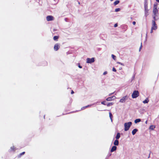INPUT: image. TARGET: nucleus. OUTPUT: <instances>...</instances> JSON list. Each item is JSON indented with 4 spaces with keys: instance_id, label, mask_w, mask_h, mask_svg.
<instances>
[{
    "instance_id": "36",
    "label": "nucleus",
    "mask_w": 159,
    "mask_h": 159,
    "mask_svg": "<svg viewBox=\"0 0 159 159\" xmlns=\"http://www.w3.org/2000/svg\"><path fill=\"white\" fill-rule=\"evenodd\" d=\"M107 74V72L106 71H105L104 72V73H103V75H105Z\"/></svg>"
},
{
    "instance_id": "13",
    "label": "nucleus",
    "mask_w": 159,
    "mask_h": 159,
    "mask_svg": "<svg viewBox=\"0 0 159 159\" xmlns=\"http://www.w3.org/2000/svg\"><path fill=\"white\" fill-rule=\"evenodd\" d=\"M117 147L116 146H113L111 150V152H113L114 151H116V149Z\"/></svg>"
},
{
    "instance_id": "32",
    "label": "nucleus",
    "mask_w": 159,
    "mask_h": 159,
    "mask_svg": "<svg viewBox=\"0 0 159 159\" xmlns=\"http://www.w3.org/2000/svg\"><path fill=\"white\" fill-rule=\"evenodd\" d=\"M78 67L80 68H82V66L80 65V63H79L77 64Z\"/></svg>"
},
{
    "instance_id": "4",
    "label": "nucleus",
    "mask_w": 159,
    "mask_h": 159,
    "mask_svg": "<svg viewBox=\"0 0 159 159\" xmlns=\"http://www.w3.org/2000/svg\"><path fill=\"white\" fill-rule=\"evenodd\" d=\"M157 4L156 3H155L154 5L153 9V13L154 15L157 14V13H158V10L157 9Z\"/></svg>"
},
{
    "instance_id": "24",
    "label": "nucleus",
    "mask_w": 159,
    "mask_h": 159,
    "mask_svg": "<svg viewBox=\"0 0 159 159\" xmlns=\"http://www.w3.org/2000/svg\"><path fill=\"white\" fill-rule=\"evenodd\" d=\"M113 104V103L112 102H109L106 105L107 107H109L111 105H112Z\"/></svg>"
},
{
    "instance_id": "35",
    "label": "nucleus",
    "mask_w": 159,
    "mask_h": 159,
    "mask_svg": "<svg viewBox=\"0 0 159 159\" xmlns=\"http://www.w3.org/2000/svg\"><path fill=\"white\" fill-rule=\"evenodd\" d=\"M118 26V24L116 23L114 25V27H117Z\"/></svg>"
},
{
    "instance_id": "7",
    "label": "nucleus",
    "mask_w": 159,
    "mask_h": 159,
    "mask_svg": "<svg viewBox=\"0 0 159 159\" xmlns=\"http://www.w3.org/2000/svg\"><path fill=\"white\" fill-rule=\"evenodd\" d=\"M151 28H152V29H153L154 30H156L157 29V27L156 23V22L154 20H152V24Z\"/></svg>"
},
{
    "instance_id": "11",
    "label": "nucleus",
    "mask_w": 159,
    "mask_h": 159,
    "mask_svg": "<svg viewBox=\"0 0 159 159\" xmlns=\"http://www.w3.org/2000/svg\"><path fill=\"white\" fill-rule=\"evenodd\" d=\"M96 103H94L92 104L83 107L81 108V109L82 110H84L86 108H87L89 107H91L92 105H95L96 104Z\"/></svg>"
},
{
    "instance_id": "16",
    "label": "nucleus",
    "mask_w": 159,
    "mask_h": 159,
    "mask_svg": "<svg viewBox=\"0 0 159 159\" xmlns=\"http://www.w3.org/2000/svg\"><path fill=\"white\" fill-rule=\"evenodd\" d=\"M120 137V133L119 132L117 133V134L116 135V139H118Z\"/></svg>"
},
{
    "instance_id": "50",
    "label": "nucleus",
    "mask_w": 159,
    "mask_h": 159,
    "mask_svg": "<svg viewBox=\"0 0 159 159\" xmlns=\"http://www.w3.org/2000/svg\"><path fill=\"white\" fill-rule=\"evenodd\" d=\"M121 69H122V68H120V70Z\"/></svg>"
},
{
    "instance_id": "1",
    "label": "nucleus",
    "mask_w": 159,
    "mask_h": 159,
    "mask_svg": "<svg viewBox=\"0 0 159 159\" xmlns=\"http://www.w3.org/2000/svg\"><path fill=\"white\" fill-rule=\"evenodd\" d=\"M132 125V122L131 121L125 123L124 125L125 131H126L128 130Z\"/></svg>"
},
{
    "instance_id": "6",
    "label": "nucleus",
    "mask_w": 159,
    "mask_h": 159,
    "mask_svg": "<svg viewBox=\"0 0 159 159\" xmlns=\"http://www.w3.org/2000/svg\"><path fill=\"white\" fill-rule=\"evenodd\" d=\"M129 96L127 95H126L123 97L120 100L119 102L121 103L124 102L126 100L128 99Z\"/></svg>"
},
{
    "instance_id": "52",
    "label": "nucleus",
    "mask_w": 159,
    "mask_h": 159,
    "mask_svg": "<svg viewBox=\"0 0 159 159\" xmlns=\"http://www.w3.org/2000/svg\"><path fill=\"white\" fill-rule=\"evenodd\" d=\"M121 69H122V68H120V70Z\"/></svg>"
},
{
    "instance_id": "14",
    "label": "nucleus",
    "mask_w": 159,
    "mask_h": 159,
    "mask_svg": "<svg viewBox=\"0 0 159 159\" xmlns=\"http://www.w3.org/2000/svg\"><path fill=\"white\" fill-rule=\"evenodd\" d=\"M138 131V129H137L135 128L132 131V134L133 135H135Z\"/></svg>"
},
{
    "instance_id": "46",
    "label": "nucleus",
    "mask_w": 159,
    "mask_h": 159,
    "mask_svg": "<svg viewBox=\"0 0 159 159\" xmlns=\"http://www.w3.org/2000/svg\"><path fill=\"white\" fill-rule=\"evenodd\" d=\"M108 157H106L105 158V159H108Z\"/></svg>"
},
{
    "instance_id": "43",
    "label": "nucleus",
    "mask_w": 159,
    "mask_h": 159,
    "mask_svg": "<svg viewBox=\"0 0 159 159\" xmlns=\"http://www.w3.org/2000/svg\"><path fill=\"white\" fill-rule=\"evenodd\" d=\"M156 1L157 2H158L159 3V0H156Z\"/></svg>"
},
{
    "instance_id": "23",
    "label": "nucleus",
    "mask_w": 159,
    "mask_h": 159,
    "mask_svg": "<svg viewBox=\"0 0 159 159\" xmlns=\"http://www.w3.org/2000/svg\"><path fill=\"white\" fill-rule=\"evenodd\" d=\"M25 153V152H22V153H20L18 156V157H20L21 156L23 155H24Z\"/></svg>"
},
{
    "instance_id": "31",
    "label": "nucleus",
    "mask_w": 159,
    "mask_h": 159,
    "mask_svg": "<svg viewBox=\"0 0 159 159\" xmlns=\"http://www.w3.org/2000/svg\"><path fill=\"white\" fill-rule=\"evenodd\" d=\"M111 153L110 152L108 153V154L107 155V157H108L109 158V157H110V156H111Z\"/></svg>"
},
{
    "instance_id": "25",
    "label": "nucleus",
    "mask_w": 159,
    "mask_h": 159,
    "mask_svg": "<svg viewBox=\"0 0 159 159\" xmlns=\"http://www.w3.org/2000/svg\"><path fill=\"white\" fill-rule=\"evenodd\" d=\"M111 57H112V58H113V60H115L116 59V57L115 55H114L112 54L111 55Z\"/></svg>"
},
{
    "instance_id": "26",
    "label": "nucleus",
    "mask_w": 159,
    "mask_h": 159,
    "mask_svg": "<svg viewBox=\"0 0 159 159\" xmlns=\"http://www.w3.org/2000/svg\"><path fill=\"white\" fill-rule=\"evenodd\" d=\"M120 8H117L115 9V12H118V11H120Z\"/></svg>"
},
{
    "instance_id": "5",
    "label": "nucleus",
    "mask_w": 159,
    "mask_h": 159,
    "mask_svg": "<svg viewBox=\"0 0 159 159\" xmlns=\"http://www.w3.org/2000/svg\"><path fill=\"white\" fill-rule=\"evenodd\" d=\"M95 61V58L92 57V58H88L86 59V62L88 63L91 64Z\"/></svg>"
},
{
    "instance_id": "21",
    "label": "nucleus",
    "mask_w": 159,
    "mask_h": 159,
    "mask_svg": "<svg viewBox=\"0 0 159 159\" xmlns=\"http://www.w3.org/2000/svg\"><path fill=\"white\" fill-rule=\"evenodd\" d=\"M120 2L119 0H116L114 2V5L116 6Z\"/></svg>"
},
{
    "instance_id": "18",
    "label": "nucleus",
    "mask_w": 159,
    "mask_h": 159,
    "mask_svg": "<svg viewBox=\"0 0 159 159\" xmlns=\"http://www.w3.org/2000/svg\"><path fill=\"white\" fill-rule=\"evenodd\" d=\"M16 150L15 148L14 147V146L11 147L10 148V149L9 150L10 152L11 151H15Z\"/></svg>"
},
{
    "instance_id": "30",
    "label": "nucleus",
    "mask_w": 159,
    "mask_h": 159,
    "mask_svg": "<svg viewBox=\"0 0 159 159\" xmlns=\"http://www.w3.org/2000/svg\"><path fill=\"white\" fill-rule=\"evenodd\" d=\"M109 117H110V118H111L113 117L112 115L111 112H110L109 113Z\"/></svg>"
},
{
    "instance_id": "38",
    "label": "nucleus",
    "mask_w": 159,
    "mask_h": 159,
    "mask_svg": "<svg viewBox=\"0 0 159 159\" xmlns=\"http://www.w3.org/2000/svg\"><path fill=\"white\" fill-rule=\"evenodd\" d=\"M132 23L134 25L136 24V22L135 21H134Z\"/></svg>"
},
{
    "instance_id": "19",
    "label": "nucleus",
    "mask_w": 159,
    "mask_h": 159,
    "mask_svg": "<svg viewBox=\"0 0 159 159\" xmlns=\"http://www.w3.org/2000/svg\"><path fill=\"white\" fill-rule=\"evenodd\" d=\"M141 120L140 119H137L134 120V123L136 124L140 122Z\"/></svg>"
},
{
    "instance_id": "39",
    "label": "nucleus",
    "mask_w": 159,
    "mask_h": 159,
    "mask_svg": "<svg viewBox=\"0 0 159 159\" xmlns=\"http://www.w3.org/2000/svg\"><path fill=\"white\" fill-rule=\"evenodd\" d=\"M153 30H154L153 29H152V28H151V31H150L151 33H153Z\"/></svg>"
},
{
    "instance_id": "45",
    "label": "nucleus",
    "mask_w": 159,
    "mask_h": 159,
    "mask_svg": "<svg viewBox=\"0 0 159 159\" xmlns=\"http://www.w3.org/2000/svg\"><path fill=\"white\" fill-rule=\"evenodd\" d=\"M147 123H148V120H147L145 121V123L146 124H147Z\"/></svg>"
},
{
    "instance_id": "33",
    "label": "nucleus",
    "mask_w": 159,
    "mask_h": 159,
    "mask_svg": "<svg viewBox=\"0 0 159 159\" xmlns=\"http://www.w3.org/2000/svg\"><path fill=\"white\" fill-rule=\"evenodd\" d=\"M112 71H114V72H116V68L113 67V68H112Z\"/></svg>"
},
{
    "instance_id": "12",
    "label": "nucleus",
    "mask_w": 159,
    "mask_h": 159,
    "mask_svg": "<svg viewBox=\"0 0 159 159\" xmlns=\"http://www.w3.org/2000/svg\"><path fill=\"white\" fill-rule=\"evenodd\" d=\"M60 48V46L58 44H56L54 47V49L55 51H57Z\"/></svg>"
},
{
    "instance_id": "34",
    "label": "nucleus",
    "mask_w": 159,
    "mask_h": 159,
    "mask_svg": "<svg viewBox=\"0 0 159 159\" xmlns=\"http://www.w3.org/2000/svg\"><path fill=\"white\" fill-rule=\"evenodd\" d=\"M142 48V43H141V45L139 48V51H140L141 48Z\"/></svg>"
},
{
    "instance_id": "29",
    "label": "nucleus",
    "mask_w": 159,
    "mask_h": 159,
    "mask_svg": "<svg viewBox=\"0 0 159 159\" xmlns=\"http://www.w3.org/2000/svg\"><path fill=\"white\" fill-rule=\"evenodd\" d=\"M117 64H120V65H122V66H124V63H121V62H117Z\"/></svg>"
},
{
    "instance_id": "44",
    "label": "nucleus",
    "mask_w": 159,
    "mask_h": 159,
    "mask_svg": "<svg viewBox=\"0 0 159 159\" xmlns=\"http://www.w3.org/2000/svg\"><path fill=\"white\" fill-rule=\"evenodd\" d=\"M110 118V119L111 120V122H112V118Z\"/></svg>"
},
{
    "instance_id": "3",
    "label": "nucleus",
    "mask_w": 159,
    "mask_h": 159,
    "mask_svg": "<svg viewBox=\"0 0 159 159\" xmlns=\"http://www.w3.org/2000/svg\"><path fill=\"white\" fill-rule=\"evenodd\" d=\"M139 95V93L138 90H134L132 94V97L133 98H135L138 97Z\"/></svg>"
},
{
    "instance_id": "8",
    "label": "nucleus",
    "mask_w": 159,
    "mask_h": 159,
    "mask_svg": "<svg viewBox=\"0 0 159 159\" xmlns=\"http://www.w3.org/2000/svg\"><path fill=\"white\" fill-rule=\"evenodd\" d=\"M153 20H154L155 21L159 19V13L157 14L153 15Z\"/></svg>"
},
{
    "instance_id": "48",
    "label": "nucleus",
    "mask_w": 159,
    "mask_h": 159,
    "mask_svg": "<svg viewBox=\"0 0 159 159\" xmlns=\"http://www.w3.org/2000/svg\"><path fill=\"white\" fill-rule=\"evenodd\" d=\"M45 115H44V118H45Z\"/></svg>"
},
{
    "instance_id": "17",
    "label": "nucleus",
    "mask_w": 159,
    "mask_h": 159,
    "mask_svg": "<svg viewBox=\"0 0 159 159\" xmlns=\"http://www.w3.org/2000/svg\"><path fill=\"white\" fill-rule=\"evenodd\" d=\"M149 101V100L148 98H146L143 101V102L144 104L148 103Z\"/></svg>"
},
{
    "instance_id": "10",
    "label": "nucleus",
    "mask_w": 159,
    "mask_h": 159,
    "mask_svg": "<svg viewBox=\"0 0 159 159\" xmlns=\"http://www.w3.org/2000/svg\"><path fill=\"white\" fill-rule=\"evenodd\" d=\"M116 98V97L114 96H112V97H109L108 98H106V100L107 101H111L113 100H114Z\"/></svg>"
},
{
    "instance_id": "27",
    "label": "nucleus",
    "mask_w": 159,
    "mask_h": 159,
    "mask_svg": "<svg viewBox=\"0 0 159 159\" xmlns=\"http://www.w3.org/2000/svg\"><path fill=\"white\" fill-rule=\"evenodd\" d=\"M106 101H104L101 102V104L103 105H106Z\"/></svg>"
},
{
    "instance_id": "40",
    "label": "nucleus",
    "mask_w": 159,
    "mask_h": 159,
    "mask_svg": "<svg viewBox=\"0 0 159 159\" xmlns=\"http://www.w3.org/2000/svg\"><path fill=\"white\" fill-rule=\"evenodd\" d=\"M74 93V91L73 90H72L71 91V94H73V93Z\"/></svg>"
},
{
    "instance_id": "20",
    "label": "nucleus",
    "mask_w": 159,
    "mask_h": 159,
    "mask_svg": "<svg viewBox=\"0 0 159 159\" xmlns=\"http://www.w3.org/2000/svg\"><path fill=\"white\" fill-rule=\"evenodd\" d=\"M59 37V36H54L53 39L55 41H57Z\"/></svg>"
},
{
    "instance_id": "28",
    "label": "nucleus",
    "mask_w": 159,
    "mask_h": 159,
    "mask_svg": "<svg viewBox=\"0 0 159 159\" xmlns=\"http://www.w3.org/2000/svg\"><path fill=\"white\" fill-rule=\"evenodd\" d=\"M135 74H134L133 76L132 77V80H131V81L134 79V78H135Z\"/></svg>"
},
{
    "instance_id": "9",
    "label": "nucleus",
    "mask_w": 159,
    "mask_h": 159,
    "mask_svg": "<svg viewBox=\"0 0 159 159\" xmlns=\"http://www.w3.org/2000/svg\"><path fill=\"white\" fill-rule=\"evenodd\" d=\"M54 17L52 16H48L46 17V19L48 21H52L53 20Z\"/></svg>"
},
{
    "instance_id": "47",
    "label": "nucleus",
    "mask_w": 159,
    "mask_h": 159,
    "mask_svg": "<svg viewBox=\"0 0 159 159\" xmlns=\"http://www.w3.org/2000/svg\"><path fill=\"white\" fill-rule=\"evenodd\" d=\"M78 3H79V4H80V2H78Z\"/></svg>"
},
{
    "instance_id": "49",
    "label": "nucleus",
    "mask_w": 159,
    "mask_h": 159,
    "mask_svg": "<svg viewBox=\"0 0 159 159\" xmlns=\"http://www.w3.org/2000/svg\"><path fill=\"white\" fill-rule=\"evenodd\" d=\"M113 0H110L111 1H113Z\"/></svg>"
},
{
    "instance_id": "2",
    "label": "nucleus",
    "mask_w": 159,
    "mask_h": 159,
    "mask_svg": "<svg viewBox=\"0 0 159 159\" xmlns=\"http://www.w3.org/2000/svg\"><path fill=\"white\" fill-rule=\"evenodd\" d=\"M148 4L147 0H145L144 1V8L146 16L148 15L147 13H148Z\"/></svg>"
},
{
    "instance_id": "22",
    "label": "nucleus",
    "mask_w": 159,
    "mask_h": 159,
    "mask_svg": "<svg viewBox=\"0 0 159 159\" xmlns=\"http://www.w3.org/2000/svg\"><path fill=\"white\" fill-rule=\"evenodd\" d=\"M155 128V127L154 125H151L150 126L149 128L150 129L153 130Z\"/></svg>"
},
{
    "instance_id": "37",
    "label": "nucleus",
    "mask_w": 159,
    "mask_h": 159,
    "mask_svg": "<svg viewBox=\"0 0 159 159\" xmlns=\"http://www.w3.org/2000/svg\"><path fill=\"white\" fill-rule=\"evenodd\" d=\"M151 151H150L149 154V155H148V158H149L150 157V154H151Z\"/></svg>"
},
{
    "instance_id": "51",
    "label": "nucleus",
    "mask_w": 159,
    "mask_h": 159,
    "mask_svg": "<svg viewBox=\"0 0 159 159\" xmlns=\"http://www.w3.org/2000/svg\"><path fill=\"white\" fill-rule=\"evenodd\" d=\"M121 69H122V68H120V70Z\"/></svg>"
},
{
    "instance_id": "15",
    "label": "nucleus",
    "mask_w": 159,
    "mask_h": 159,
    "mask_svg": "<svg viewBox=\"0 0 159 159\" xmlns=\"http://www.w3.org/2000/svg\"><path fill=\"white\" fill-rule=\"evenodd\" d=\"M119 142L118 140V139H116L114 142V144L115 146H118L119 145Z\"/></svg>"
},
{
    "instance_id": "42",
    "label": "nucleus",
    "mask_w": 159,
    "mask_h": 159,
    "mask_svg": "<svg viewBox=\"0 0 159 159\" xmlns=\"http://www.w3.org/2000/svg\"><path fill=\"white\" fill-rule=\"evenodd\" d=\"M65 20L66 21V22H67V18H65Z\"/></svg>"
},
{
    "instance_id": "41",
    "label": "nucleus",
    "mask_w": 159,
    "mask_h": 159,
    "mask_svg": "<svg viewBox=\"0 0 159 159\" xmlns=\"http://www.w3.org/2000/svg\"><path fill=\"white\" fill-rule=\"evenodd\" d=\"M113 93H110V94H109V96H111L112 94H113Z\"/></svg>"
}]
</instances>
